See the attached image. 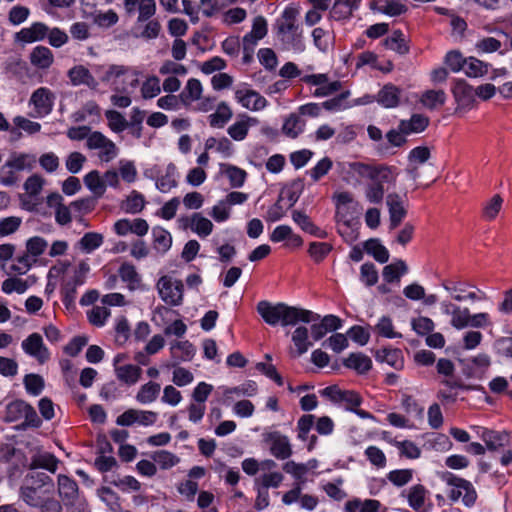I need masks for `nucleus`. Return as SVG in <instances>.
I'll list each match as a JSON object with an SVG mask.
<instances>
[{"label": "nucleus", "instance_id": "obj_14", "mask_svg": "<svg viewBox=\"0 0 512 512\" xmlns=\"http://www.w3.org/2000/svg\"><path fill=\"white\" fill-rule=\"evenodd\" d=\"M264 440L269 445L270 453L275 458L285 460L292 455V446L289 438L279 431L266 433Z\"/></svg>", "mask_w": 512, "mask_h": 512}, {"label": "nucleus", "instance_id": "obj_31", "mask_svg": "<svg viewBox=\"0 0 512 512\" xmlns=\"http://www.w3.org/2000/svg\"><path fill=\"white\" fill-rule=\"evenodd\" d=\"M398 176L397 169L393 166H373L370 180L384 187V184H393Z\"/></svg>", "mask_w": 512, "mask_h": 512}, {"label": "nucleus", "instance_id": "obj_61", "mask_svg": "<svg viewBox=\"0 0 512 512\" xmlns=\"http://www.w3.org/2000/svg\"><path fill=\"white\" fill-rule=\"evenodd\" d=\"M119 276L127 283V286L130 290H134L140 286L141 283V277L136 271V268L131 264H123L119 268Z\"/></svg>", "mask_w": 512, "mask_h": 512}, {"label": "nucleus", "instance_id": "obj_53", "mask_svg": "<svg viewBox=\"0 0 512 512\" xmlns=\"http://www.w3.org/2000/svg\"><path fill=\"white\" fill-rule=\"evenodd\" d=\"M30 60L34 66L40 69H47L53 63V54L49 48L37 46L33 49Z\"/></svg>", "mask_w": 512, "mask_h": 512}, {"label": "nucleus", "instance_id": "obj_35", "mask_svg": "<svg viewBox=\"0 0 512 512\" xmlns=\"http://www.w3.org/2000/svg\"><path fill=\"white\" fill-rule=\"evenodd\" d=\"M161 386L157 382L149 381L140 386L135 395L138 403L147 405L155 402L160 394Z\"/></svg>", "mask_w": 512, "mask_h": 512}, {"label": "nucleus", "instance_id": "obj_50", "mask_svg": "<svg viewBox=\"0 0 512 512\" xmlns=\"http://www.w3.org/2000/svg\"><path fill=\"white\" fill-rule=\"evenodd\" d=\"M429 124L428 117L422 114H414L409 120H402L399 128L406 134L420 133L426 129Z\"/></svg>", "mask_w": 512, "mask_h": 512}, {"label": "nucleus", "instance_id": "obj_18", "mask_svg": "<svg viewBox=\"0 0 512 512\" xmlns=\"http://www.w3.org/2000/svg\"><path fill=\"white\" fill-rule=\"evenodd\" d=\"M258 124V118L242 113L238 115L237 119L227 128V134L234 141L241 142L247 138L250 128Z\"/></svg>", "mask_w": 512, "mask_h": 512}, {"label": "nucleus", "instance_id": "obj_26", "mask_svg": "<svg viewBox=\"0 0 512 512\" xmlns=\"http://www.w3.org/2000/svg\"><path fill=\"white\" fill-rule=\"evenodd\" d=\"M386 203L390 214L391 228H396L406 216V209L401 197L396 193H390L386 197Z\"/></svg>", "mask_w": 512, "mask_h": 512}, {"label": "nucleus", "instance_id": "obj_57", "mask_svg": "<svg viewBox=\"0 0 512 512\" xmlns=\"http://www.w3.org/2000/svg\"><path fill=\"white\" fill-rule=\"evenodd\" d=\"M384 44L386 48L395 51L400 55H405L409 52V46L401 30H395L385 39Z\"/></svg>", "mask_w": 512, "mask_h": 512}, {"label": "nucleus", "instance_id": "obj_25", "mask_svg": "<svg viewBox=\"0 0 512 512\" xmlns=\"http://www.w3.org/2000/svg\"><path fill=\"white\" fill-rule=\"evenodd\" d=\"M68 77L74 86L86 85L93 90H96L99 86V81L82 65L71 68L68 71Z\"/></svg>", "mask_w": 512, "mask_h": 512}, {"label": "nucleus", "instance_id": "obj_10", "mask_svg": "<svg viewBox=\"0 0 512 512\" xmlns=\"http://www.w3.org/2000/svg\"><path fill=\"white\" fill-rule=\"evenodd\" d=\"M86 146L90 150H98L99 159L105 163L115 159L119 153L116 144L98 131H94L89 135Z\"/></svg>", "mask_w": 512, "mask_h": 512}, {"label": "nucleus", "instance_id": "obj_16", "mask_svg": "<svg viewBox=\"0 0 512 512\" xmlns=\"http://www.w3.org/2000/svg\"><path fill=\"white\" fill-rule=\"evenodd\" d=\"M123 7L128 15L138 13L137 23L152 18L157 9L155 0H123Z\"/></svg>", "mask_w": 512, "mask_h": 512}, {"label": "nucleus", "instance_id": "obj_55", "mask_svg": "<svg viewBox=\"0 0 512 512\" xmlns=\"http://www.w3.org/2000/svg\"><path fill=\"white\" fill-rule=\"evenodd\" d=\"M221 171L228 178L231 187L240 188L244 185L247 177L245 170L234 165L223 164Z\"/></svg>", "mask_w": 512, "mask_h": 512}, {"label": "nucleus", "instance_id": "obj_51", "mask_svg": "<svg viewBox=\"0 0 512 512\" xmlns=\"http://www.w3.org/2000/svg\"><path fill=\"white\" fill-rule=\"evenodd\" d=\"M471 286L469 283L460 280H445L442 282L443 289L456 302H464V294H466L467 288Z\"/></svg>", "mask_w": 512, "mask_h": 512}, {"label": "nucleus", "instance_id": "obj_23", "mask_svg": "<svg viewBox=\"0 0 512 512\" xmlns=\"http://www.w3.org/2000/svg\"><path fill=\"white\" fill-rule=\"evenodd\" d=\"M62 196L60 194H52L47 199V204L49 207L54 208L55 211V221L59 225H67L72 220L73 210L71 204L66 206L62 203Z\"/></svg>", "mask_w": 512, "mask_h": 512}, {"label": "nucleus", "instance_id": "obj_38", "mask_svg": "<svg viewBox=\"0 0 512 512\" xmlns=\"http://www.w3.org/2000/svg\"><path fill=\"white\" fill-rule=\"evenodd\" d=\"M361 0H336L331 15L335 20H344L352 16L353 12L358 9Z\"/></svg>", "mask_w": 512, "mask_h": 512}, {"label": "nucleus", "instance_id": "obj_9", "mask_svg": "<svg viewBox=\"0 0 512 512\" xmlns=\"http://www.w3.org/2000/svg\"><path fill=\"white\" fill-rule=\"evenodd\" d=\"M55 94L47 87H39L30 96L29 106L32 108L30 115L34 118H43L49 115L54 107Z\"/></svg>", "mask_w": 512, "mask_h": 512}, {"label": "nucleus", "instance_id": "obj_22", "mask_svg": "<svg viewBox=\"0 0 512 512\" xmlns=\"http://www.w3.org/2000/svg\"><path fill=\"white\" fill-rule=\"evenodd\" d=\"M48 34V26L42 22L32 23L15 34L16 41L32 43L43 40Z\"/></svg>", "mask_w": 512, "mask_h": 512}, {"label": "nucleus", "instance_id": "obj_49", "mask_svg": "<svg viewBox=\"0 0 512 512\" xmlns=\"http://www.w3.org/2000/svg\"><path fill=\"white\" fill-rule=\"evenodd\" d=\"M292 342L297 356L306 353L313 343L309 339V330L305 326H298L292 333Z\"/></svg>", "mask_w": 512, "mask_h": 512}, {"label": "nucleus", "instance_id": "obj_24", "mask_svg": "<svg viewBox=\"0 0 512 512\" xmlns=\"http://www.w3.org/2000/svg\"><path fill=\"white\" fill-rule=\"evenodd\" d=\"M452 93L461 108H471L475 102V89L463 80H458L452 88Z\"/></svg>", "mask_w": 512, "mask_h": 512}, {"label": "nucleus", "instance_id": "obj_47", "mask_svg": "<svg viewBox=\"0 0 512 512\" xmlns=\"http://www.w3.org/2000/svg\"><path fill=\"white\" fill-rule=\"evenodd\" d=\"M270 240L272 242H281L288 240L292 246L299 247L302 245L300 236L293 233V230L288 225H279L271 233Z\"/></svg>", "mask_w": 512, "mask_h": 512}, {"label": "nucleus", "instance_id": "obj_59", "mask_svg": "<svg viewBox=\"0 0 512 512\" xmlns=\"http://www.w3.org/2000/svg\"><path fill=\"white\" fill-rule=\"evenodd\" d=\"M151 459L163 470L170 469L180 462V458L177 455L167 450L153 452Z\"/></svg>", "mask_w": 512, "mask_h": 512}, {"label": "nucleus", "instance_id": "obj_13", "mask_svg": "<svg viewBox=\"0 0 512 512\" xmlns=\"http://www.w3.org/2000/svg\"><path fill=\"white\" fill-rule=\"evenodd\" d=\"M181 229H190L201 238L209 236L213 231V223L201 213H193L191 216H185L178 219Z\"/></svg>", "mask_w": 512, "mask_h": 512}, {"label": "nucleus", "instance_id": "obj_12", "mask_svg": "<svg viewBox=\"0 0 512 512\" xmlns=\"http://www.w3.org/2000/svg\"><path fill=\"white\" fill-rule=\"evenodd\" d=\"M158 419V413L148 410L128 409L119 415L116 423L120 426H131L135 423L142 426H152Z\"/></svg>", "mask_w": 512, "mask_h": 512}, {"label": "nucleus", "instance_id": "obj_5", "mask_svg": "<svg viewBox=\"0 0 512 512\" xmlns=\"http://www.w3.org/2000/svg\"><path fill=\"white\" fill-rule=\"evenodd\" d=\"M36 163V157L29 153L13 152L0 168L1 184L12 186L18 180V173L31 170Z\"/></svg>", "mask_w": 512, "mask_h": 512}, {"label": "nucleus", "instance_id": "obj_63", "mask_svg": "<svg viewBox=\"0 0 512 512\" xmlns=\"http://www.w3.org/2000/svg\"><path fill=\"white\" fill-rule=\"evenodd\" d=\"M105 118L107 120L108 127L114 133H121L130 125L127 119L116 110H106Z\"/></svg>", "mask_w": 512, "mask_h": 512}, {"label": "nucleus", "instance_id": "obj_19", "mask_svg": "<svg viewBox=\"0 0 512 512\" xmlns=\"http://www.w3.org/2000/svg\"><path fill=\"white\" fill-rule=\"evenodd\" d=\"M369 8L374 13L388 17H397L408 11L404 0H371Z\"/></svg>", "mask_w": 512, "mask_h": 512}, {"label": "nucleus", "instance_id": "obj_8", "mask_svg": "<svg viewBox=\"0 0 512 512\" xmlns=\"http://www.w3.org/2000/svg\"><path fill=\"white\" fill-rule=\"evenodd\" d=\"M234 99L242 108L252 112L262 111L268 106L266 98L246 83L235 88Z\"/></svg>", "mask_w": 512, "mask_h": 512}, {"label": "nucleus", "instance_id": "obj_42", "mask_svg": "<svg viewBox=\"0 0 512 512\" xmlns=\"http://www.w3.org/2000/svg\"><path fill=\"white\" fill-rule=\"evenodd\" d=\"M153 248L161 253H166L172 246L171 233L161 226L152 228Z\"/></svg>", "mask_w": 512, "mask_h": 512}, {"label": "nucleus", "instance_id": "obj_2", "mask_svg": "<svg viewBox=\"0 0 512 512\" xmlns=\"http://www.w3.org/2000/svg\"><path fill=\"white\" fill-rule=\"evenodd\" d=\"M299 9L287 6L276 22V36L284 50L301 53L305 50L302 30L297 24Z\"/></svg>", "mask_w": 512, "mask_h": 512}, {"label": "nucleus", "instance_id": "obj_34", "mask_svg": "<svg viewBox=\"0 0 512 512\" xmlns=\"http://www.w3.org/2000/svg\"><path fill=\"white\" fill-rule=\"evenodd\" d=\"M24 485L44 491L45 493L50 491L53 487L52 479L44 472L31 470L24 480Z\"/></svg>", "mask_w": 512, "mask_h": 512}, {"label": "nucleus", "instance_id": "obj_40", "mask_svg": "<svg viewBox=\"0 0 512 512\" xmlns=\"http://www.w3.org/2000/svg\"><path fill=\"white\" fill-rule=\"evenodd\" d=\"M375 358L378 362L386 363L397 370L404 367L403 354L399 349H381L376 352Z\"/></svg>", "mask_w": 512, "mask_h": 512}, {"label": "nucleus", "instance_id": "obj_29", "mask_svg": "<svg viewBox=\"0 0 512 512\" xmlns=\"http://www.w3.org/2000/svg\"><path fill=\"white\" fill-rule=\"evenodd\" d=\"M401 91L393 84L385 85L377 94L376 101L384 108H395L399 105Z\"/></svg>", "mask_w": 512, "mask_h": 512}, {"label": "nucleus", "instance_id": "obj_4", "mask_svg": "<svg viewBox=\"0 0 512 512\" xmlns=\"http://www.w3.org/2000/svg\"><path fill=\"white\" fill-rule=\"evenodd\" d=\"M95 72L100 82L115 92H124L129 78H132L129 83L130 87L135 88L138 85V76L140 75L137 68L118 64L97 66Z\"/></svg>", "mask_w": 512, "mask_h": 512}, {"label": "nucleus", "instance_id": "obj_17", "mask_svg": "<svg viewBox=\"0 0 512 512\" xmlns=\"http://www.w3.org/2000/svg\"><path fill=\"white\" fill-rule=\"evenodd\" d=\"M170 355H171V363H167L165 367L170 368V366L179 365L182 362L191 361L195 354L196 349L192 343L188 340H175L170 343L169 346Z\"/></svg>", "mask_w": 512, "mask_h": 512}, {"label": "nucleus", "instance_id": "obj_1", "mask_svg": "<svg viewBox=\"0 0 512 512\" xmlns=\"http://www.w3.org/2000/svg\"><path fill=\"white\" fill-rule=\"evenodd\" d=\"M257 312L267 324L272 326L295 325L298 322L312 323L319 319V315L310 310L288 306L284 303L273 305L268 301H260L257 304Z\"/></svg>", "mask_w": 512, "mask_h": 512}, {"label": "nucleus", "instance_id": "obj_62", "mask_svg": "<svg viewBox=\"0 0 512 512\" xmlns=\"http://www.w3.org/2000/svg\"><path fill=\"white\" fill-rule=\"evenodd\" d=\"M161 93L160 79L155 75L148 76L140 88L141 97L145 100L152 99Z\"/></svg>", "mask_w": 512, "mask_h": 512}, {"label": "nucleus", "instance_id": "obj_56", "mask_svg": "<svg viewBox=\"0 0 512 512\" xmlns=\"http://www.w3.org/2000/svg\"><path fill=\"white\" fill-rule=\"evenodd\" d=\"M145 204L144 196L140 192L133 190L122 202L121 208L127 213L137 214L144 209Z\"/></svg>", "mask_w": 512, "mask_h": 512}, {"label": "nucleus", "instance_id": "obj_60", "mask_svg": "<svg viewBox=\"0 0 512 512\" xmlns=\"http://www.w3.org/2000/svg\"><path fill=\"white\" fill-rule=\"evenodd\" d=\"M103 235L96 232H88L78 241V248L84 253H91L103 243Z\"/></svg>", "mask_w": 512, "mask_h": 512}, {"label": "nucleus", "instance_id": "obj_41", "mask_svg": "<svg viewBox=\"0 0 512 512\" xmlns=\"http://www.w3.org/2000/svg\"><path fill=\"white\" fill-rule=\"evenodd\" d=\"M446 98V93L443 90L430 89L421 94L419 101L423 107L435 110L445 104Z\"/></svg>", "mask_w": 512, "mask_h": 512}, {"label": "nucleus", "instance_id": "obj_30", "mask_svg": "<svg viewBox=\"0 0 512 512\" xmlns=\"http://www.w3.org/2000/svg\"><path fill=\"white\" fill-rule=\"evenodd\" d=\"M427 496V489L422 484H416L405 492L408 505L416 512H428L423 509Z\"/></svg>", "mask_w": 512, "mask_h": 512}, {"label": "nucleus", "instance_id": "obj_15", "mask_svg": "<svg viewBox=\"0 0 512 512\" xmlns=\"http://www.w3.org/2000/svg\"><path fill=\"white\" fill-rule=\"evenodd\" d=\"M21 347L27 355L35 358L40 364L47 362L50 358V352L38 333L30 334L22 341Z\"/></svg>", "mask_w": 512, "mask_h": 512}, {"label": "nucleus", "instance_id": "obj_45", "mask_svg": "<svg viewBox=\"0 0 512 512\" xmlns=\"http://www.w3.org/2000/svg\"><path fill=\"white\" fill-rule=\"evenodd\" d=\"M317 465L316 460L309 461L308 463H296L294 461H288L283 465V470L292 475L300 483L305 482V475L310 470L315 468Z\"/></svg>", "mask_w": 512, "mask_h": 512}, {"label": "nucleus", "instance_id": "obj_46", "mask_svg": "<svg viewBox=\"0 0 512 512\" xmlns=\"http://www.w3.org/2000/svg\"><path fill=\"white\" fill-rule=\"evenodd\" d=\"M292 219L303 231L320 238L326 237V232L317 227L305 213L295 210Z\"/></svg>", "mask_w": 512, "mask_h": 512}, {"label": "nucleus", "instance_id": "obj_11", "mask_svg": "<svg viewBox=\"0 0 512 512\" xmlns=\"http://www.w3.org/2000/svg\"><path fill=\"white\" fill-rule=\"evenodd\" d=\"M321 395L336 404H342L348 411H356L362 403L361 396L352 390H342L337 386H328L320 391Z\"/></svg>", "mask_w": 512, "mask_h": 512}, {"label": "nucleus", "instance_id": "obj_36", "mask_svg": "<svg viewBox=\"0 0 512 512\" xmlns=\"http://www.w3.org/2000/svg\"><path fill=\"white\" fill-rule=\"evenodd\" d=\"M338 234L343 240L352 244L359 237V222L357 220H335Z\"/></svg>", "mask_w": 512, "mask_h": 512}, {"label": "nucleus", "instance_id": "obj_44", "mask_svg": "<svg viewBox=\"0 0 512 512\" xmlns=\"http://www.w3.org/2000/svg\"><path fill=\"white\" fill-rule=\"evenodd\" d=\"M387 442L398 449L399 455L401 457L414 460L418 459L421 456V449L413 441H399L391 438L387 439Z\"/></svg>", "mask_w": 512, "mask_h": 512}, {"label": "nucleus", "instance_id": "obj_27", "mask_svg": "<svg viewBox=\"0 0 512 512\" xmlns=\"http://www.w3.org/2000/svg\"><path fill=\"white\" fill-rule=\"evenodd\" d=\"M504 199L500 194H494L481 204V217L484 221H494L503 209Z\"/></svg>", "mask_w": 512, "mask_h": 512}, {"label": "nucleus", "instance_id": "obj_7", "mask_svg": "<svg viewBox=\"0 0 512 512\" xmlns=\"http://www.w3.org/2000/svg\"><path fill=\"white\" fill-rule=\"evenodd\" d=\"M160 298L170 306H179L183 301L184 285L181 280L171 276H162L157 282Z\"/></svg>", "mask_w": 512, "mask_h": 512}, {"label": "nucleus", "instance_id": "obj_54", "mask_svg": "<svg viewBox=\"0 0 512 512\" xmlns=\"http://www.w3.org/2000/svg\"><path fill=\"white\" fill-rule=\"evenodd\" d=\"M364 250L379 263H386L389 260V251L379 239L367 240L364 243Z\"/></svg>", "mask_w": 512, "mask_h": 512}, {"label": "nucleus", "instance_id": "obj_37", "mask_svg": "<svg viewBox=\"0 0 512 512\" xmlns=\"http://www.w3.org/2000/svg\"><path fill=\"white\" fill-rule=\"evenodd\" d=\"M343 364L345 367L355 370L358 374H365L372 368V360L363 353H351Z\"/></svg>", "mask_w": 512, "mask_h": 512}, {"label": "nucleus", "instance_id": "obj_58", "mask_svg": "<svg viewBox=\"0 0 512 512\" xmlns=\"http://www.w3.org/2000/svg\"><path fill=\"white\" fill-rule=\"evenodd\" d=\"M48 247L46 239L40 236H33L26 240V254L33 259V262L40 257Z\"/></svg>", "mask_w": 512, "mask_h": 512}, {"label": "nucleus", "instance_id": "obj_64", "mask_svg": "<svg viewBox=\"0 0 512 512\" xmlns=\"http://www.w3.org/2000/svg\"><path fill=\"white\" fill-rule=\"evenodd\" d=\"M58 490L59 494L63 499H66L68 501L73 500L77 493H78V486L77 483L65 476V475H59L58 476Z\"/></svg>", "mask_w": 512, "mask_h": 512}, {"label": "nucleus", "instance_id": "obj_43", "mask_svg": "<svg viewBox=\"0 0 512 512\" xmlns=\"http://www.w3.org/2000/svg\"><path fill=\"white\" fill-rule=\"evenodd\" d=\"M233 112L226 102L218 104L216 111L208 116V122L213 128H223L232 118Z\"/></svg>", "mask_w": 512, "mask_h": 512}, {"label": "nucleus", "instance_id": "obj_52", "mask_svg": "<svg viewBox=\"0 0 512 512\" xmlns=\"http://www.w3.org/2000/svg\"><path fill=\"white\" fill-rule=\"evenodd\" d=\"M408 272V266L405 261L398 259L383 268V279L388 282L399 281L401 276Z\"/></svg>", "mask_w": 512, "mask_h": 512}, {"label": "nucleus", "instance_id": "obj_48", "mask_svg": "<svg viewBox=\"0 0 512 512\" xmlns=\"http://www.w3.org/2000/svg\"><path fill=\"white\" fill-rule=\"evenodd\" d=\"M203 87L198 79L190 78L180 94L182 102L186 105L201 99Z\"/></svg>", "mask_w": 512, "mask_h": 512}, {"label": "nucleus", "instance_id": "obj_28", "mask_svg": "<svg viewBox=\"0 0 512 512\" xmlns=\"http://www.w3.org/2000/svg\"><path fill=\"white\" fill-rule=\"evenodd\" d=\"M177 179V168L173 163H170L156 179V188L162 193H168L178 185Z\"/></svg>", "mask_w": 512, "mask_h": 512}, {"label": "nucleus", "instance_id": "obj_3", "mask_svg": "<svg viewBox=\"0 0 512 512\" xmlns=\"http://www.w3.org/2000/svg\"><path fill=\"white\" fill-rule=\"evenodd\" d=\"M440 311L443 315L450 317V325L456 330H463L467 327L473 329H485L493 326L491 316L487 312L472 314L467 307H461L450 300L440 302Z\"/></svg>", "mask_w": 512, "mask_h": 512}, {"label": "nucleus", "instance_id": "obj_21", "mask_svg": "<svg viewBox=\"0 0 512 512\" xmlns=\"http://www.w3.org/2000/svg\"><path fill=\"white\" fill-rule=\"evenodd\" d=\"M267 34V21L263 16H257L253 20L251 31L243 37V49L253 51L258 41Z\"/></svg>", "mask_w": 512, "mask_h": 512}, {"label": "nucleus", "instance_id": "obj_6", "mask_svg": "<svg viewBox=\"0 0 512 512\" xmlns=\"http://www.w3.org/2000/svg\"><path fill=\"white\" fill-rule=\"evenodd\" d=\"M445 481L451 486L448 496L452 501H458L461 498L465 506L470 507L474 505L477 493L469 481L458 478L451 473L445 476Z\"/></svg>", "mask_w": 512, "mask_h": 512}, {"label": "nucleus", "instance_id": "obj_33", "mask_svg": "<svg viewBox=\"0 0 512 512\" xmlns=\"http://www.w3.org/2000/svg\"><path fill=\"white\" fill-rule=\"evenodd\" d=\"M382 504L375 499L354 498L344 505V512H379Z\"/></svg>", "mask_w": 512, "mask_h": 512}, {"label": "nucleus", "instance_id": "obj_39", "mask_svg": "<svg viewBox=\"0 0 512 512\" xmlns=\"http://www.w3.org/2000/svg\"><path fill=\"white\" fill-rule=\"evenodd\" d=\"M114 372L119 381L131 386L140 380L142 369L133 364H123L121 367H116Z\"/></svg>", "mask_w": 512, "mask_h": 512}, {"label": "nucleus", "instance_id": "obj_20", "mask_svg": "<svg viewBox=\"0 0 512 512\" xmlns=\"http://www.w3.org/2000/svg\"><path fill=\"white\" fill-rule=\"evenodd\" d=\"M477 434L485 443L488 450L496 451L509 445L510 437L506 431H494L477 427Z\"/></svg>", "mask_w": 512, "mask_h": 512}, {"label": "nucleus", "instance_id": "obj_32", "mask_svg": "<svg viewBox=\"0 0 512 512\" xmlns=\"http://www.w3.org/2000/svg\"><path fill=\"white\" fill-rule=\"evenodd\" d=\"M59 462V459L49 452H38L31 458L30 469L36 470L37 468H42L51 473H55Z\"/></svg>", "mask_w": 512, "mask_h": 512}]
</instances>
